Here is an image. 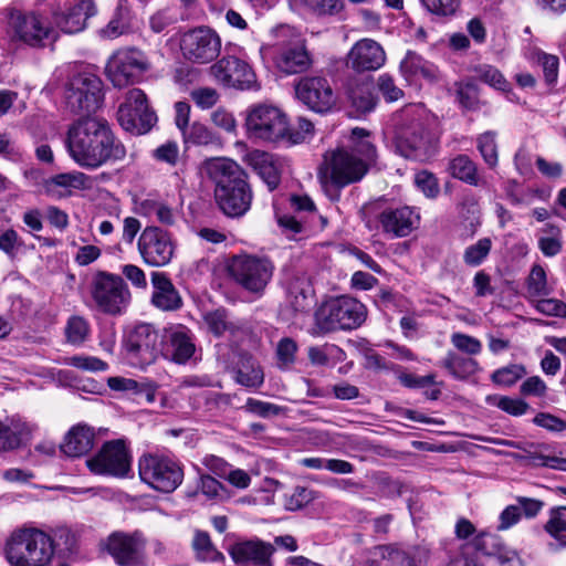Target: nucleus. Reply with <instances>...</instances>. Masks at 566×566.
<instances>
[{
    "label": "nucleus",
    "instance_id": "58836bf2",
    "mask_svg": "<svg viewBox=\"0 0 566 566\" xmlns=\"http://www.w3.org/2000/svg\"><path fill=\"white\" fill-rule=\"evenodd\" d=\"M440 366L457 379H465L479 369V363L475 359L461 356L454 352H448L440 361Z\"/></svg>",
    "mask_w": 566,
    "mask_h": 566
},
{
    "label": "nucleus",
    "instance_id": "338daca9",
    "mask_svg": "<svg viewBox=\"0 0 566 566\" xmlns=\"http://www.w3.org/2000/svg\"><path fill=\"white\" fill-rule=\"evenodd\" d=\"M297 344L290 337L282 338L276 346V357L280 367H289L295 361Z\"/></svg>",
    "mask_w": 566,
    "mask_h": 566
},
{
    "label": "nucleus",
    "instance_id": "423d86ee",
    "mask_svg": "<svg viewBox=\"0 0 566 566\" xmlns=\"http://www.w3.org/2000/svg\"><path fill=\"white\" fill-rule=\"evenodd\" d=\"M367 311L354 297L339 296L325 302L315 314V325L326 334L337 329H354L366 319Z\"/></svg>",
    "mask_w": 566,
    "mask_h": 566
},
{
    "label": "nucleus",
    "instance_id": "680f3d73",
    "mask_svg": "<svg viewBox=\"0 0 566 566\" xmlns=\"http://www.w3.org/2000/svg\"><path fill=\"white\" fill-rule=\"evenodd\" d=\"M415 184L427 198L434 199L440 192L437 177L427 170L416 174Z\"/></svg>",
    "mask_w": 566,
    "mask_h": 566
},
{
    "label": "nucleus",
    "instance_id": "dca6fc26",
    "mask_svg": "<svg viewBox=\"0 0 566 566\" xmlns=\"http://www.w3.org/2000/svg\"><path fill=\"white\" fill-rule=\"evenodd\" d=\"M180 49L186 60L192 63L207 64L219 56L221 39L212 29L199 27L182 35Z\"/></svg>",
    "mask_w": 566,
    "mask_h": 566
},
{
    "label": "nucleus",
    "instance_id": "7ed1b4c3",
    "mask_svg": "<svg viewBox=\"0 0 566 566\" xmlns=\"http://www.w3.org/2000/svg\"><path fill=\"white\" fill-rule=\"evenodd\" d=\"M396 148L408 159L426 163L439 150L437 118L419 105H409L394 117Z\"/></svg>",
    "mask_w": 566,
    "mask_h": 566
},
{
    "label": "nucleus",
    "instance_id": "1a4fd4ad",
    "mask_svg": "<svg viewBox=\"0 0 566 566\" xmlns=\"http://www.w3.org/2000/svg\"><path fill=\"white\" fill-rule=\"evenodd\" d=\"M163 338L156 327L149 323H139L130 327L124 336L123 346L132 366L145 368L154 364L161 354Z\"/></svg>",
    "mask_w": 566,
    "mask_h": 566
},
{
    "label": "nucleus",
    "instance_id": "bb28decb",
    "mask_svg": "<svg viewBox=\"0 0 566 566\" xmlns=\"http://www.w3.org/2000/svg\"><path fill=\"white\" fill-rule=\"evenodd\" d=\"M153 306L163 312H177L184 306L182 297L171 280L164 272L151 273Z\"/></svg>",
    "mask_w": 566,
    "mask_h": 566
},
{
    "label": "nucleus",
    "instance_id": "f257e3e1",
    "mask_svg": "<svg viewBox=\"0 0 566 566\" xmlns=\"http://www.w3.org/2000/svg\"><path fill=\"white\" fill-rule=\"evenodd\" d=\"M65 146L70 157L88 170L113 165L126 157V148L108 122L96 116H83L73 122L66 133Z\"/></svg>",
    "mask_w": 566,
    "mask_h": 566
},
{
    "label": "nucleus",
    "instance_id": "c03bdc74",
    "mask_svg": "<svg viewBox=\"0 0 566 566\" xmlns=\"http://www.w3.org/2000/svg\"><path fill=\"white\" fill-rule=\"evenodd\" d=\"M502 444L524 450L526 454L521 455L518 458L527 461V463L533 467H545L566 472V458L557 455H546L542 453H532L526 451V449L522 448L520 443H516L514 441H503Z\"/></svg>",
    "mask_w": 566,
    "mask_h": 566
},
{
    "label": "nucleus",
    "instance_id": "473e14b6",
    "mask_svg": "<svg viewBox=\"0 0 566 566\" xmlns=\"http://www.w3.org/2000/svg\"><path fill=\"white\" fill-rule=\"evenodd\" d=\"M33 427L20 419L0 420V452L18 449L31 437Z\"/></svg>",
    "mask_w": 566,
    "mask_h": 566
},
{
    "label": "nucleus",
    "instance_id": "37998d69",
    "mask_svg": "<svg viewBox=\"0 0 566 566\" xmlns=\"http://www.w3.org/2000/svg\"><path fill=\"white\" fill-rule=\"evenodd\" d=\"M449 171L452 177L471 186H478L480 182L476 165L467 155H458L451 159Z\"/></svg>",
    "mask_w": 566,
    "mask_h": 566
},
{
    "label": "nucleus",
    "instance_id": "e2e57ef3",
    "mask_svg": "<svg viewBox=\"0 0 566 566\" xmlns=\"http://www.w3.org/2000/svg\"><path fill=\"white\" fill-rule=\"evenodd\" d=\"M245 408L249 412L262 418L279 416L284 412L285 408L272 402L249 398Z\"/></svg>",
    "mask_w": 566,
    "mask_h": 566
},
{
    "label": "nucleus",
    "instance_id": "c756f323",
    "mask_svg": "<svg viewBox=\"0 0 566 566\" xmlns=\"http://www.w3.org/2000/svg\"><path fill=\"white\" fill-rule=\"evenodd\" d=\"M314 290L305 274L292 275L286 285V301L294 314L306 313L313 305Z\"/></svg>",
    "mask_w": 566,
    "mask_h": 566
},
{
    "label": "nucleus",
    "instance_id": "13d9d810",
    "mask_svg": "<svg viewBox=\"0 0 566 566\" xmlns=\"http://www.w3.org/2000/svg\"><path fill=\"white\" fill-rule=\"evenodd\" d=\"M474 549L482 555H494L501 549V542L496 535L488 532H481L472 541Z\"/></svg>",
    "mask_w": 566,
    "mask_h": 566
},
{
    "label": "nucleus",
    "instance_id": "72a5a7b5",
    "mask_svg": "<svg viewBox=\"0 0 566 566\" xmlns=\"http://www.w3.org/2000/svg\"><path fill=\"white\" fill-rule=\"evenodd\" d=\"M277 67L286 74L305 72L312 65V59L304 44L285 49L276 61Z\"/></svg>",
    "mask_w": 566,
    "mask_h": 566
},
{
    "label": "nucleus",
    "instance_id": "052dcab7",
    "mask_svg": "<svg viewBox=\"0 0 566 566\" xmlns=\"http://www.w3.org/2000/svg\"><path fill=\"white\" fill-rule=\"evenodd\" d=\"M65 363L85 371H103L107 369V364L94 356L74 355L65 358Z\"/></svg>",
    "mask_w": 566,
    "mask_h": 566
},
{
    "label": "nucleus",
    "instance_id": "7c9ffc66",
    "mask_svg": "<svg viewBox=\"0 0 566 566\" xmlns=\"http://www.w3.org/2000/svg\"><path fill=\"white\" fill-rule=\"evenodd\" d=\"M203 322L214 337H237L244 332L245 326L241 319L233 318L224 308L207 312Z\"/></svg>",
    "mask_w": 566,
    "mask_h": 566
},
{
    "label": "nucleus",
    "instance_id": "864d4df0",
    "mask_svg": "<svg viewBox=\"0 0 566 566\" xmlns=\"http://www.w3.org/2000/svg\"><path fill=\"white\" fill-rule=\"evenodd\" d=\"M496 134L494 132H485L478 137V149L480 150L484 161L492 168L497 165V146L495 143Z\"/></svg>",
    "mask_w": 566,
    "mask_h": 566
},
{
    "label": "nucleus",
    "instance_id": "bf43d9fd",
    "mask_svg": "<svg viewBox=\"0 0 566 566\" xmlns=\"http://www.w3.org/2000/svg\"><path fill=\"white\" fill-rule=\"evenodd\" d=\"M314 500L313 491L305 486H296L291 494L285 495V509L289 511H297L306 506Z\"/></svg>",
    "mask_w": 566,
    "mask_h": 566
},
{
    "label": "nucleus",
    "instance_id": "4468645a",
    "mask_svg": "<svg viewBox=\"0 0 566 566\" xmlns=\"http://www.w3.org/2000/svg\"><path fill=\"white\" fill-rule=\"evenodd\" d=\"M211 76L226 87L258 91L260 84L251 65L234 55H224L209 69Z\"/></svg>",
    "mask_w": 566,
    "mask_h": 566
},
{
    "label": "nucleus",
    "instance_id": "ea45409f",
    "mask_svg": "<svg viewBox=\"0 0 566 566\" xmlns=\"http://www.w3.org/2000/svg\"><path fill=\"white\" fill-rule=\"evenodd\" d=\"M400 71L406 78L413 76H422L424 78L434 77L432 64L413 51L407 52L406 56L400 62Z\"/></svg>",
    "mask_w": 566,
    "mask_h": 566
},
{
    "label": "nucleus",
    "instance_id": "f8f14e48",
    "mask_svg": "<svg viewBox=\"0 0 566 566\" xmlns=\"http://www.w3.org/2000/svg\"><path fill=\"white\" fill-rule=\"evenodd\" d=\"M245 126L251 137L271 143L284 140L289 130L286 115L279 107L268 104L252 106Z\"/></svg>",
    "mask_w": 566,
    "mask_h": 566
},
{
    "label": "nucleus",
    "instance_id": "4c0bfd02",
    "mask_svg": "<svg viewBox=\"0 0 566 566\" xmlns=\"http://www.w3.org/2000/svg\"><path fill=\"white\" fill-rule=\"evenodd\" d=\"M91 185V178L81 171L59 174L45 180L44 188L46 193L61 196L59 188L64 189H87Z\"/></svg>",
    "mask_w": 566,
    "mask_h": 566
},
{
    "label": "nucleus",
    "instance_id": "6ab92c4d",
    "mask_svg": "<svg viewBox=\"0 0 566 566\" xmlns=\"http://www.w3.org/2000/svg\"><path fill=\"white\" fill-rule=\"evenodd\" d=\"M12 27L15 38L32 48H43L59 38L56 29L35 12L17 15L12 19Z\"/></svg>",
    "mask_w": 566,
    "mask_h": 566
},
{
    "label": "nucleus",
    "instance_id": "6e6552de",
    "mask_svg": "<svg viewBox=\"0 0 566 566\" xmlns=\"http://www.w3.org/2000/svg\"><path fill=\"white\" fill-rule=\"evenodd\" d=\"M91 295L96 308L111 316L123 315L130 304L132 294L119 275L97 272L91 284Z\"/></svg>",
    "mask_w": 566,
    "mask_h": 566
},
{
    "label": "nucleus",
    "instance_id": "0eeeda50",
    "mask_svg": "<svg viewBox=\"0 0 566 566\" xmlns=\"http://www.w3.org/2000/svg\"><path fill=\"white\" fill-rule=\"evenodd\" d=\"M274 264L266 256L241 253L229 259L228 271L234 282L243 290L262 295L271 282Z\"/></svg>",
    "mask_w": 566,
    "mask_h": 566
},
{
    "label": "nucleus",
    "instance_id": "774afa93",
    "mask_svg": "<svg viewBox=\"0 0 566 566\" xmlns=\"http://www.w3.org/2000/svg\"><path fill=\"white\" fill-rule=\"evenodd\" d=\"M313 132V123L304 117H298L297 127L289 126V130L286 137H284V142H287L292 145L300 144L304 142L307 136L312 135Z\"/></svg>",
    "mask_w": 566,
    "mask_h": 566
},
{
    "label": "nucleus",
    "instance_id": "4d7b16f0",
    "mask_svg": "<svg viewBox=\"0 0 566 566\" xmlns=\"http://www.w3.org/2000/svg\"><path fill=\"white\" fill-rule=\"evenodd\" d=\"M525 373V368L522 365L514 364L496 369L492 374L491 379L496 385L509 387L521 379Z\"/></svg>",
    "mask_w": 566,
    "mask_h": 566
},
{
    "label": "nucleus",
    "instance_id": "412c9836",
    "mask_svg": "<svg viewBox=\"0 0 566 566\" xmlns=\"http://www.w3.org/2000/svg\"><path fill=\"white\" fill-rule=\"evenodd\" d=\"M196 336L184 324H174L164 329L161 354L170 361L185 365L196 355Z\"/></svg>",
    "mask_w": 566,
    "mask_h": 566
},
{
    "label": "nucleus",
    "instance_id": "49530a36",
    "mask_svg": "<svg viewBox=\"0 0 566 566\" xmlns=\"http://www.w3.org/2000/svg\"><path fill=\"white\" fill-rule=\"evenodd\" d=\"M457 101L462 108L476 111L480 107L479 86L473 81H461L454 84Z\"/></svg>",
    "mask_w": 566,
    "mask_h": 566
},
{
    "label": "nucleus",
    "instance_id": "39448f33",
    "mask_svg": "<svg viewBox=\"0 0 566 566\" xmlns=\"http://www.w3.org/2000/svg\"><path fill=\"white\" fill-rule=\"evenodd\" d=\"M4 554L11 566H50L51 535L36 527H19L6 541Z\"/></svg>",
    "mask_w": 566,
    "mask_h": 566
},
{
    "label": "nucleus",
    "instance_id": "c85d7f7f",
    "mask_svg": "<svg viewBox=\"0 0 566 566\" xmlns=\"http://www.w3.org/2000/svg\"><path fill=\"white\" fill-rule=\"evenodd\" d=\"M274 552L271 543L260 539L237 543L230 549L231 557L237 564L254 566H273L271 557Z\"/></svg>",
    "mask_w": 566,
    "mask_h": 566
},
{
    "label": "nucleus",
    "instance_id": "2eb2a0df",
    "mask_svg": "<svg viewBox=\"0 0 566 566\" xmlns=\"http://www.w3.org/2000/svg\"><path fill=\"white\" fill-rule=\"evenodd\" d=\"M147 69L148 61L142 51L125 49L109 57L106 74L114 86L124 87L138 81Z\"/></svg>",
    "mask_w": 566,
    "mask_h": 566
},
{
    "label": "nucleus",
    "instance_id": "a878e982",
    "mask_svg": "<svg viewBox=\"0 0 566 566\" xmlns=\"http://www.w3.org/2000/svg\"><path fill=\"white\" fill-rule=\"evenodd\" d=\"M379 222L386 234L403 238L417 228L419 216L409 207L387 208L379 214Z\"/></svg>",
    "mask_w": 566,
    "mask_h": 566
},
{
    "label": "nucleus",
    "instance_id": "20e7f679",
    "mask_svg": "<svg viewBox=\"0 0 566 566\" xmlns=\"http://www.w3.org/2000/svg\"><path fill=\"white\" fill-rule=\"evenodd\" d=\"M205 169L214 186L213 195L219 209L230 218L244 216L253 199L245 171L229 158L209 159Z\"/></svg>",
    "mask_w": 566,
    "mask_h": 566
},
{
    "label": "nucleus",
    "instance_id": "a19ab883",
    "mask_svg": "<svg viewBox=\"0 0 566 566\" xmlns=\"http://www.w3.org/2000/svg\"><path fill=\"white\" fill-rule=\"evenodd\" d=\"M348 97L352 106L359 114H366L375 109L377 105V97L371 91V85L368 82H363L349 88Z\"/></svg>",
    "mask_w": 566,
    "mask_h": 566
},
{
    "label": "nucleus",
    "instance_id": "ddd939ff",
    "mask_svg": "<svg viewBox=\"0 0 566 566\" xmlns=\"http://www.w3.org/2000/svg\"><path fill=\"white\" fill-rule=\"evenodd\" d=\"M117 120L126 132L134 135L148 133L157 122V116L148 105L146 94L139 88L129 90L117 111Z\"/></svg>",
    "mask_w": 566,
    "mask_h": 566
},
{
    "label": "nucleus",
    "instance_id": "69168bd1",
    "mask_svg": "<svg viewBox=\"0 0 566 566\" xmlns=\"http://www.w3.org/2000/svg\"><path fill=\"white\" fill-rule=\"evenodd\" d=\"M451 343L458 350L468 355H478L482 350V343L468 334L453 333L451 335Z\"/></svg>",
    "mask_w": 566,
    "mask_h": 566
},
{
    "label": "nucleus",
    "instance_id": "8fccbe9b",
    "mask_svg": "<svg viewBox=\"0 0 566 566\" xmlns=\"http://www.w3.org/2000/svg\"><path fill=\"white\" fill-rule=\"evenodd\" d=\"M90 333L87 321L81 316H72L66 324L65 334L67 342L73 345L83 344Z\"/></svg>",
    "mask_w": 566,
    "mask_h": 566
},
{
    "label": "nucleus",
    "instance_id": "4be33fe9",
    "mask_svg": "<svg viewBox=\"0 0 566 566\" xmlns=\"http://www.w3.org/2000/svg\"><path fill=\"white\" fill-rule=\"evenodd\" d=\"M138 250L144 261L153 266L167 265L174 255L170 235L158 227H146L138 239Z\"/></svg>",
    "mask_w": 566,
    "mask_h": 566
},
{
    "label": "nucleus",
    "instance_id": "2f4dec72",
    "mask_svg": "<svg viewBox=\"0 0 566 566\" xmlns=\"http://www.w3.org/2000/svg\"><path fill=\"white\" fill-rule=\"evenodd\" d=\"M95 442L93 428L86 424H77L70 429L61 444V451L71 458H78L88 453Z\"/></svg>",
    "mask_w": 566,
    "mask_h": 566
},
{
    "label": "nucleus",
    "instance_id": "c9c22d12",
    "mask_svg": "<svg viewBox=\"0 0 566 566\" xmlns=\"http://www.w3.org/2000/svg\"><path fill=\"white\" fill-rule=\"evenodd\" d=\"M133 28V13L126 0H119L112 20L98 31L103 39L113 40Z\"/></svg>",
    "mask_w": 566,
    "mask_h": 566
},
{
    "label": "nucleus",
    "instance_id": "6e6d98bb",
    "mask_svg": "<svg viewBox=\"0 0 566 566\" xmlns=\"http://www.w3.org/2000/svg\"><path fill=\"white\" fill-rule=\"evenodd\" d=\"M527 292L532 296H543L549 294L547 286L546 272L541 265H534L527 279Z\"/></svg>",
    "mask_w": 566,
    "mask_h": 566
},
{
    "label": "nucleus",
    "instance_id": "09e8293b",
    "mask_svg": "<svg viewBox=\"0 0 566 566\" xmlns=\"http://www.w3.org/2000/svg\"><path fill=\"white\" fill-rule=\"evenodd\" d=\"M492 248V241L489 238H482L476 243L469 245L463 253V261L469 266L480 265L489 255Z\"/></svg>",
    "mask_w": 566,
    "mask_h": 566
},
{
    "label": "nucleus",
    "instance_id": "5fc2aeb1",
    "mask_svg": "<svg viewBox=\"0 0 566 566\" xmlns=\"http://www.w3.org/2000/svg\"><path fill=\"white\" fill-rule=\"evenodd\" d=\"M377 90L387 103L397 102L405 96L402 88H400L394 77L387 73L378 76Z\"/></svg>",
    "mask_w": 566,
    "mask_h": 566
},
{
    "label": "nucleus",
    "instance_id": "603ef678",
    "mask_svg": "<svg viewBox=\"0 0 566 566\" xmlns=\"http://www.w3.org/2000/svg\"><path fill=\"white\" fill-rule=\"evenodd\" d=\"M486 402L499 407L501 410L512 416H522L528 409V405L524 400L506 396H488Z\"/></svg>",
    "mask_w": 566,
    "mask_h": 566
},
{
    "label": "nucleus",
    "instance_id": "0e129e2a",
    "mask_svg": "<svg viewBox=\"0 0 566 566\" xmlns=\"http://www.w3.org/2000/svg\"><path fill=\"white\" fill-rule=\"evenodd\" d=\"M535 61L543 69L546 82L548 84L554 83L558 75V57L539 51L535 54Z\"/></svg>",
    "mask_w": 566,
    "mask_h": 566
},
{
    "label": "nucleus",
    "instance_id": "a18cd8bd",
    "mask_svg": "<svg viewBox=\"0 0 566 566\" xmlns=\"http://www.w3.org/2000/svg\"><path fill=\"white\" fill-rule=\"evenodd\" d=\"M53 556L69 557L77 553V537L67 527H59L51 535Z\"/></svg>",
    "mask_w": 566,
    "mask_h": 566
},
{
    "label": "nucleus",
    "instance_id": "aec40b11",
    "mask_svg": "<svg viewBox=\"0 0 566 566\" xmlns=\"http://www.w3.org/2000/svg\"><path fill=\"white\" fill-rule=\"evenodd\" d=\"M297 98L315 113H326L336 103V95L324 76H304L295 84Z\"/></svg>",
    "mask_w": 566,
    "mask_h": 566
},
{
    "label": "nucleus",
    "instance_id": "f03ea898",
    "mask_svg": "<svg viewBox=\"0 0 566 566\" xmlns=\"http://www.w3.org/2000/svg\"><path fill=\"white\" fill-rule=\"evenodd\" d=\"M369 137L368 130L355 127L350 133L349 147H338L324 155L318 176L326 190L338 191L363 180L377 157Z\"/></svg>",
    "mask_w": 566,
    "mask_h": 566
},
{
    "label": "nucleus",
    "instance_id": "cd10ccee",
    "mask_svg": "<svg viewBox=\"0 0 566 566\" xmlns=\"http://www.w3.org/2000/svg\"><path fill=\"white\" fill-rule=\"evenodd\" d=\"M374 556L375 566H421L427 558V553L420 547L403 549L384 545L375 548Z\"/></svg>",
    "mask_w": 566,
    "mask_h": 566
},
{
    "label": "nucleus",
    "instance_id": "e433bc0d",
    "mask_svg": "<svg viewBox=\"0 0 566 566\" xmlns=\"http://www.w3.org/2000/svg\"><path fill=\"white\" fill-rule=\"evenodd\" d=\"M544 531L555 539V543L549 544L553 551L566 548V506H554L549 510Z\"/></svg>",
    "mask_w": 566,
    "mask_h": 566
},
{
    "label": "nucleus",
    "instance_id": "9b49d317",
    "mask_svg": "<svg viewBox=\"0 0 566 566\" xmlns=\"http://www.w3.org/2000/svg\"><path fill=\"white\" fill-rule=\"evenodd\" d=\"M103 83L98 76L90 72L74 74L65 88L66 107L74 114L95 112L103 99Z\"/></svg>",
    "mask_w": 566,
    "mask_h": 566
},
{
    "label": "nucleus",
    "instance_id": "f704fd0d",
    "mask_svg": "<svg viewBox=\"0 0 566 566\" xmlns=\"http://www.w3.org/2000/svg\"><path fill=\"white\" fill-rule=\"evenodd\" d=\"M291 7L315 18L338 17L345 9L344 0H290Z\"/></svg>",
    "mask_w": 566,
    "mask_h": 566
},
{
    "label": "nucleus",
    "instance_id": "9d476101",
    "mask_svg": "<svg viewBox=\"0 0 566 566\" xmlns=\"http://www.w3.org/2000/svg\"><path fill=\"white\" fill-rule=\"evenodd\" d=\"M138 470L143 482L164 493L175 491L184 480L181 465L165 455H143L138 462Z\"/></svg>",
    "mask_w": 566,
    "mask_h": 566
},
{
    "label": "nucleus",
    "instance_id": "3c124183",
    "mask_svg": "<svg viewBox=\"0 0 566 566\" xmlns=\"http://www.w3.org/2000/svg\"><path fill=\"white\" fill-rule=\"evenodd\" d=\"M475 72L481 82L492 86L493 88L502 92H507L510 90V83L496 67L492 65H480Z\"/></svg>",
    "mask_w": 566,
    "mask_h": 566
},
{
    "label": "nucleus",
    "instance_id": "79ce46f5",
    "mask_svg": "<svg viewBox=\"0 0 566 566\" xmlns=\"http://www.w3.org/2000/svg\"><path fill=\"white\" fill-rule=\"evenodd\" d=\"M191 547L195 552V556L200 562H220L222 554L212 544L210 535L205 532L197 530L191 541Z\"/></svg>",
    "mask_w": 566,
    "mask_h": 566
},
{
    "label": "nucleus",
    "instance_id": "de8ad7c7",
    "mask_svg": "<svg viewBox=\"0 0 566 566\" xmlns=\"http://www.w3.org/2000/svg\"><path fill=\"white\" fill-rule=\"evenodd\" d=\"M143 208L147 214L154 216L164 226H174L178 220V212L163 202L147 200Z\"/></svg>",
    "mask_w": 566,
    "mask_h": 566
},
{
    "label": "nucleus",
    "instance_id": "f3484780",
    "mask_svg": "<svg viewBox=\"0 0 566 566\" xmlns=\"http://www.w3.org/2000/svg\"><path fill=\"white\" fill-rule=\"evenodd\" d=\"M99 546L117 565L137 566L143 559L145 538L139 531L113 532L101 542Z\"/></svg>",
    "mask_w": 566,
    "mask_h": 566
},
{
    "label": "nucleus",
    "instance_id": "5701e85b",
    "mask_svg": "<svg viewBox=\"0 0 566 566\" xmlns=\"http://www.w3.org/2000/svg\"><path fill=\"white\" fill-rule=\"evenodd\" d=\"M386 62L382 46L371 39L357 41L347 54L346 64L356 72H369L380 69Z\"/></svg>",
    "mask_w": 566,
    "mask_h": 566
},
{
    "label": "nucleus",
    "instance_id": "b1692460",
    "mask_svg": "<svg viewBox=\"0 0 566 566\" xmlns=\"http://www.w3.org/2000/svg\"><path fill=\"white\" fill-rule=\"evenodd\" d=\"M97 12L96 6L92 0H81L67 10L60 7L52 9L51 18L54 25L62 32L74 34L86 28V21Z\"/></svg>",
    "mask_w": 566,
    "mask_h": 566
},
{
    "label": "nucleus",
    "instance_id": "a211bd4d",
    "mask_svg": "<svg viewBox=\"0 0 566 566\" xmlns=\"http://www.w3.org/2000/svg\"><path fill=\"white\" fill-rule=\"evenodd\" d=\"M86 463L95 474L123 478L130 470V454L123 440H113L104 443Z\"/></svg>",
    "mask_w": 566,
    "mask_h": 566
},
{
    "label": "nucleus",
    "instance_id": "393cba45",
    "mask_svg": "<svg viewBox=\"0 0 566 566\" xmlns=\"http://www.w3.org/2000/svg\"><path fill=\"white\" fill-rule=\"evenodd\" d=\"M244 161L255 171L270 191L279 187L284 168L282 158L271 153L253 149L247 153Z\"/></svg>",
    "mask_w": 566,
    "mask_h": 566
}]
</instances>
